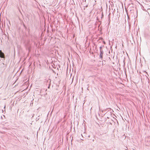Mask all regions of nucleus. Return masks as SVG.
Here are the masks:
<instances>
[{"mask_svg":"<svg viewBox=\"0 0 150 150\" xmlns=\"http://www.w3.org/2000/svg\"><path fill=\"white\" fill-rule=\"evenodd\" d=\"M103 54V51L102 50H100V57L102 58Z\"/></svg>","mask_w":150,"mask_h":150,"instance_id":"2","label":"nucleus"},{"mask_svg":"<svg viewBox=\"0 0 150 150\" xmlns=\"http://www.w3.org/2000/svg\"><path fill=\"white\" fill-rule=\"evenodd\" d=\"M101 47H100V50H102L101 49Z\"/></svg>","mask_w":150,"mask_h":150,"instance_id":"4","label":"nucleus"},{"mask_svg":"<svg viewBox=\"0 0 150 150\" xmlns=\"http://www.w3.org/2000/svg\"><path fill=\"white\" fill-rule=\"evenodd\" d=\"M0 57L5 58L4 54L1 50H0Z\"/></svg>","mask_w":150,"mask_h":150,"instance_id":"1","label":"nucleus"},{"mask_svg":"<svg viewBox=\"0 0 150 150\" xmlns=\"http://www.w3.org/2000/svg\"><path fill=\"white\" fill-rule=\"evenodd\" d=\"M5 108H6V105H5L4 107V108L5 109Z\"/></svg>","mask_w":150,"mask_h":150,"instance_id":"3","label":"nucleus"}]
</instances>
